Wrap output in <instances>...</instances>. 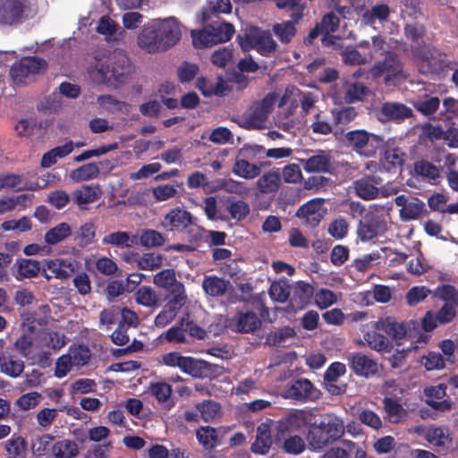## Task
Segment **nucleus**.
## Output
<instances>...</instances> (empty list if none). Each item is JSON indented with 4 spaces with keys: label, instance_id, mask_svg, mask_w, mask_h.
Here are the masks:
<instances>
[{
    "label": "nucleus",
    "instance_id": "obj_1",
    "mask_svg": "<svg viewBox=\"0 0 458 458\" xmlns=\"http://www.w3.org/2000/svg\"><path fill=\"white\" fill-rule=\"evenodd\" d=\"M93 59L88 73L94 83L118 87L126 81L131 72V60L123 51L112 54L106 50L97 51Z\"/></svg>",
    "mask_w": 458,
    "mask_h": 458
},
{
    "label": "nucleus",
    "instance_id": "obj_2",
    "mask_svg": "<svg viewBox=\"0 0 458 458\" xmlns=\"http://www.w3.org/2000/svg\"><path fill=\"white\" fill-rule=\"evenodd\" d=\"M344 435L343 420L335 415H326L319 422L314 420L309 428L307 439L315 450L322 449L340 440Z\"/></svg>",
    "mask_w": 458,
    "mask_h": 458
},
{
    "label": "nucleus",
    "instance_id": "obj_3",
    "mask_svg": "<svg viewBox=\"0 0 458 458\" xmlns=\"http://www.w3.org/2000/svg\"><path fill=\"white\" fill-rule=\"evenodd\" d=\"M166 232L187 233L189 242L198 244L203 238L205 229L197 225V218L182 207L171 208L160 223Z\"/></svg>",
    "mask_w": 458,
    "mask_h": 458
},
{
    "label": "nucleus",
    "instance_id": "obj_4",
    "mask_svg": "<svg viewBox=\"0 0 458 458\" xmlns=\"http://www.w3.org/2000/svg\"><path fill=\"white\" fill-rule=\"evenodd\" d=\"M159 363L178 368L182 372L196 378L211 377L216 366L203 360L191 356H183L179 352H170L161 356Z\"/></svg>",
    "mask_w": 458,
    "mask_h": 458
},
{
    "label": "nucleus",
    "instance_id": "obj_5",
    "mask_svg": "<svg viewBox=\"0 0 458 458\" xmlns=\"http://www.w3.org/2000/svg\"><path fill=\"white\" fill-rule=\"evenodd\" d=\"M237 41L243 51L255 49L259 55L266 57L271 56L277 47L270 31L258 27H251L244 34H238Z\"/></svg>",
    "mask_w": 458,
    "mask_h": 458
},
{
    "label": "nucleus",
    "instance_id": "obj_6",
    "mask_svg": "<svg viewBox=\"0 0 458 458\" xmlns=\"http://www.w3.org/2000/svg\"><path fill=\"white\" fill-rule=\"evenodd\" d=\"M47 68V63L38 56H25L14 62L10 76L15 84H26Z\"/></svg>",
    "mask_w": 458,
    "mask_h": 458
},
{
    "label": "nucleus",
    "instance_id": "obj_7",
    "mask_svg": "<svg viewBox=\"0 0 458 458\" xmlns=\"http://www.w3.org/2000/svg\"><path fill=\"white\" fill-rule=\"evenodd\" d=\"M226 327L239 334H253L262 327L259 315L248 307H237L235 314L226 321Z\"/></svg>",
    "mask_w": 458,
    "mask_h": 458
},
{
    "label": "nucleus",
    "instance_id": "obj_8",
    "mask_svg": "<svg viewBox=\"0 0 458 458\" xmlns=\"http://www.w3.org/2000/svg\"><path fill=\"white\" fill-rule=\"evenodd\" d=\"M344 137L347 147L368 157L375 155L377 145L382 141L379 136L369 133L366 130H352L344 132Z\"/></svg>",
    "mask_w": 458,
    "mask_h": 458
},
{
    "label": "nucleus",
    "instance_id": "obj_9",
    "mask_svg": "<svg viewBox=\"0 0 458 458\" xmlns=\"http://www.w3.org/2000/svg\"><path fill=\"white\" fill-rule=\"evenodd\" d=\"M348 365L358 377L371 378L379 376V365L371 356L353 352L347 356Z\"/></svg>",
    "mask_w": 458,
    "mask_h": 458
},
{
    "label": "nucleus",
    "instance_id": "obj_10",
    "mask_svg": "<svg viewBox=\"0 0 458 458\" xmlns=\"http://www.w3.org/2000/svg\"><path fill=\"white\" fill-rule=\"evenodd\" d=\"M322 199H313L301 205L296 211L295 216L301 219L304 226L314 229L324 219L326 209L323 208Z\"/></svg>",
    "mask_w": 458,
    "mask_h": 458
},
{
    "label": "nucleus",
    "instance_id": "obj_11",
    "mask_svg": "<svg viewBox=\"0 0 458 458\" xmlns=\"http://www.w3.org/2000/svg\"><path fill=\"white\" fill-rule=\"evenodd\" d=\"M403 71V64L399 55L392 51L386 53L383 60L377 62L370 68V74L374 79L385 75V81L388 82L398 76Z\"/></svg>",
    "mask_w": 458,
    "mask_h": 458
},
{
    "label": "nucleus",
    "instance_id": "obj_12",
    "mask_svg": "<svg viewBox=\"0 0 458 458\" xmlns=\"http://www.w3.org/2000/svg\"><path fill=\"white\" fill-rule=\"evenodd\" d=\"M284 396L301 403L315 402L320 398L321 392L310 379L299 378L285 389Z\"/></svg>",
    "mask_w": 458,
    "mask_h": 458
},
{
    "label": "nucleus",
    "instance_id": "obj_13",
    "mask_svg": "<svg viewBox=\"0 0 458 458\" xmlns=\"http://www.w3.org/2000/svg\"><path fill=\"white\" fill-rule=\"evenodd\" d=\"M382 183L383 179L379 175H365L353 182V188L359 198L364 200H372L378 197L379 192L382 197L390 195L386 191L379 189Z\"/></svg>",
    "mask_w": 458,
    "mask_h": 458
},
{
    "label": "nucleus",
    "instance_id": "obj_14",
    "mask_svg": "<svg viewBox=\"0 0 458 458\" xmlns=\"http://www.w3.org/2000/svg\"><path fill=\"white\" fill-rule=\"evenodd\" d=\"M275 92L267 94L261 100L254 102L248 111V122L253 127H259L268 117L276 102Z\"/></svg>",
    "mask_w": 458,
    "mask_h": 458
},
{
    "label": "nucleus",
    "instance_id": "obj_15",
    "mask_svg": "<svg viewBox=\"0 0 458 458\" xmlns=\"http://www.w3.org/2000/svg\"><path fill=\"white\" fill-rule=\"evenodd\" d=\"M158 28V21L153 19L144 25L138 36L139 47L149 54L163 51Z\"/></svg>",
    "mask_w": 458,
    "mask_h": 458
},
{
    "label": "nucleus",
    "instance_id": "obj_16",
    "mask_svg": "<svg viewBox=\"0 0 458 458\" xmlns=\"http://www.w3.org/2000/svg\"><path fill=\"white\" fill-rule=\"evenodd\" d=\"M158 21V30L163 51H166L176 45L182 37L179 21L174 17L157 19Z\"/></svg>",
    "mask_w": 458,
    "mask_h": 458
},
{
    "label": "nucleus",
    "instance_id": "obj_17",
    "mask_svg": "<svg viewBox=\"0 0 458 458\" xmlns=\"http://www.w3.org/2000/svg\"><path fill=\"white\" fill-rule=\"evenodd\" d=\"M457 64L442 57L441 55H433L424 58L420 65V72L426 75H436L445 77L450 70H453Z\"/></svg>",
    "mask_w": 458,
    "mask_h": 458
},
{
    "label": "nucleus",
    "instance_id": "obj_18",
    "mask_svg": "<svg viewBox=\"0 0 458 458\" xmlns=\"http://www.w3.org/2000/svg\"><path fill=\"white\" fill-rule=\"evenodd\" d=\"M330 114L335 126V138L338 140L344 136L346 128L357 118L359 113L354 106H346L331 108Z\"/></svg>",
    "mask_w": 458,
    "mask_h": 458
},
{
    "label": "nucleus",
    "instance_id": "obj_19",
    "mask_svg": "<svg viewBox=\"0 0 458 458\" xmlns=\"http://www.w3.org/2000/svg\"><path fill=\"white\" fill-rule=\"evenodd\" d=\"M25 8V0H1L0 23L12 25L21 21Z\"/></svg>",
    "mask_w": 458,
    "mask_h": 458
},
{
    "label": "nucleus",
    "instance_id": "obj_20",
    "mask_svg": "<svg viewBox=\"0 0 458 458\" xmlns=\"http://www.w3.org/2000/svg\"><path fill=\"white\" fill-rule=\"evenodd\" d=\"M386 227V223L379 217L365 216L358 225L357 234L362 242L370 241L384 232Z\"/></svg>",
    "mask_w": 458,
    "mask_h": 458
},
{
    "label": "nucleus",
    "instance_id": "obj_21",
    "mask_svg": "<svg viewBox=\"0 0 458 458\" xmlns=\"http://www.w3.org/2000/svg\"><path fill=\"white\" fill-rule=\"evenodd\" d=\"M313 296V286L309 283L299 281L293 288L290 304L293 309L301 310L310 303Z\"/></svg>",
    "mask_w": 458,
    "mask_h": 458
},
{
    "label": "nucleus",
    "instance_id": "obj_22",
    "mask_svg": "<svg viewBox=\"0 0 458 458\" xmlns=\"http://www.w3.org/2000/svg\"><path fill=\"white\" fill-rule=\"evenodd\" d=\"M445 390L446 386L444 384L426 387L424 394L427 404L437 411H448L451 408V403L445 399L446 395Z\"/></svg>",
    "mask_w": 458,
    "mask_h": 458
},
{
    "label": "nucleus",
    "instance_id": "obj_23",
    "mask_svg": "<svg viewBox=\"0 0 458 458\" xmlns=\"http://www.w3.org/2000/svg\"><path fill=\"white\" fill-rule=\"evenodd\" d=\"M197 89L205 97H211L213 95L223 97L231 91L226 81L222 76L217 77L216 82L208 81L204 77H199L196 81Z\"/></svg>",
    "mask_w": 458,
    "mask_h": 458
},
{
    "label": "nucleus",
    "instance_id": "obj_24",
    "mask_svg": "<svg viewBox=\"0 0 458 458\" xmlns=\"http://www.w3.org/2000/svg\"><path fill=\"white\" fill-rule=\"evenodd\" d=\"M46 267L51 272L48 274L45 267L42 269V276L50 280L51 278L66 279L73 272V266L64 259H50L46 261Z\"/></svg>",
    "mask_w": 458,
    "mask_h": 458
},
{
    "label": "nucleus",
    "instance_id": "obj_25",
    "mask_svg": "<svg viewBox=\"0 0 458 458\" xmlns=\"http://www.w3.org/2000/svg\"><path fill=\"white\" fill-rule=\"evenodd\" d=\"M13 274L17 279L34 278L41 271L39 261L32 259H17L13 267Z\"/></svg>",
    "mask_w": 458,
    "mask_h": 458
},
{
    "label": "nucleus",
    "instance_id": "obj_26",
    "mask_svg": "<svg viewBox=\"0 0 458 458\" xmlns=\"http://www.w3.org/2000/svg\"><path fill=\"white\" fill-rule=\"evenodd\" d=\"M381 114L386 119L403 122L412 116V110L404 104L397 102H386L380 109Z\"/></svg>",
    "mask_w": 458,
    "mask_h": 458
},
{
    "label": "nucleus",
    "instance_id": "obj_27",
    "mask_svg": "<svg viewBox=\"0 0 458 458\" xmlns=\"http://www.w3.org/2000/svg\"><path fill=\"white\" fill-rule=\"evenodd\" d=\"M315 415L310 411L296 410L285 416L282 424L286 428L290 429H300L303 427H309L313 425Z\"/></svg>",
    "mask_w": 458,
    "mask_h": 458
},
{
    "label": "nucleus",
    "instance_id": "obj_28",
    "mask_svg": "<svg viewBox=\"0 0 458 458\" xmlns=\"http://www.w3.org/2000/svg\"><path fill=\"white\" fill-rule=\"evenodd\" d=\"M271 445L270 427L267 423H261L257 428L256 437L250 446V450L254 454L264 455L269 452Z\"/></svg>",
    "mask_w": 458,
    "mask_h": 458
},
{
    "label": "nucleus",
    "instance_id": "obj_29",
    "mask_svg": "<svg viewBox=\"0 0 458 458\" xmlns=\"http://www.w3.org/2000/svg\"><path fill=\"white\" fill-rule=\"evenodd\" d=\"M377 329L384 331L388 336L396 341L398 344L408 335L406 325L403 322H396L390 317L379 320L377 323Z\"/></svg>",
    "mask_w": 458,
    "mask_h": 458
},
{
    "label": "nucleus",
    "instance_id": "obj_30",
    "mask_svg": "<svg viewBox=\"0 0 458 458\" xmlns=\"http://www.w3.org/2000/svg\"><path fill=\"white\" fill-rule=\"evenodd\" d=\"M229 285V281L216 276H206L202 282V288L204 292L211 297H219L224 295Z\"/></svg>",
    "mask_w": 458,
    "mask_h": 458
},
{
    "label": "nucleus",
    "instance_id": "obj_31",
    "mask_svg": "<svg viewBox=\"0 0 458 458\" xmlns=\"http://www.w3.org/2000/svg\"><path fill=\"white\" fill-rule=\"evenodd\" d=\"M382 402L386 417L391 423H399L407 416V411L399 400L392 397H385Z\"/></svg>",
    "mask_w": 458,
    "mask_h": 458
},
{
    "label": "nucleus",
    "instance_id": "obj_32",
    "mask_svg": "<svg viewBox=\"0 0 458 458\" xmlns=\"http://www.w3.org/2000/svg\"><path fill=\"white\" fill-rule=\"evenodd\" d=\"M0 369L1 372L16 377L24 370V362L15 355L2 354L0 355Z\"/></svg>",
    "mask_w": 458,
    "mask_h": 458
},
{
    "label": "nucleus",
    "instance_id": "obj_33",
    "mask_svg": "<svg viewBox=\"0 0 458 458\" xmlns=\"http://www.w3.org/2000/svg\"><path fill=\"white\" fill-rule=\"evenodd\" d=\"M296 335L293 327L286 326L270 331L265 341V344L268 346L281 347L284 346L288 339Z\"/></svg>",
    "mask_w": 458,
    "mask_h": 458
},
{
    "label": "nucleus",
    "instance_id": "obj_34",
    "mask_svg": "<svg viewBox=\"0 0 458 458\" xmlns=\"http://www.w3.org/2000/svg\"><path fill=\"white\" fill-rule=\"evenodd\" d=\"M303 168L307 173H329L331 169L330 157L323 152L312 156L303 161Z\"/></svg>",
    "mask_w": 458,
    "mask_h": 458
},
{
    "label": "nucleus",
    "instance_id": "obj_35",
    "mask_svg": "<svg viewBox=\"0 0 458 458\" xmlns=\"http://www.w3.org/2000/svg\"><path fill=\"white\" fill-rule=\"evenodd\" d=\"M72 235V228L66 222H62L47 230L44 241L47 245H55Z\"/></svg>",
    "mask_w": 458,
    "mask_h": 458
},
{
    "label": "nucleus",
    "instance_id": "obj_36",
    "mask_svg": "<svg viewBox=\"0 0 458 458\" xmlns=\"http://www.w3.org/2000/svg\"><path fill=\"white\" fill-rule=\"evenodd\" d=\"M212 37H214L213 44H219L229 41L234 34V27L233 24L222 21L208 24Z\"/></svg>",
    "mask_w": 458,
    "mask_h": 458
},
{
    "label": "nucleus",
    "instance_id": "obj_37",
    "mask_svg": "<svg viewBox=\"0 0 458 458\" xmlns=\"http://www.w3.org/2000/svg\"><path fill=\"white\" fill-rule=\"evenodd\" d=\"M21 325L30 335H36L38 327L44 328L47 325V319L38 311H24L21 314Z\"/></svg>",
    "mask_w": 458,
    "mask_h": 458
},
{
    "label": "nucleus",
    "instance_id": "obj_38",
    "mask_svg": "<svg viewBox=\"0 0 458 458\" xmlns=\"http://www.w3.org/2000/svg\"><path fill=\"white\" fill-rule=\"evenodd\" d=\"M310 129L313 133L319 135H329L332 133L335 136V132L334 121L331 123L330 118L323 112H318L313 116Z\"/></svg>",
    "mask_w": 458,
    "mask_h": 458
},
{
    "label": "nucleus",
    "instance_id": "obj_39",
    "mask_svg": "<svg viewBox=\"0 0 458 458\" xmlns=\"http://www.w3.org/2000/svg\"><path fill=\"white\" fill-rule=\"evenodd\" d=\"M340 19L333 13H326L319 23L322 30L325 31V35L322 38V42L325 46H330L334 44L332 37L329 35L331 32H335L339 28Z\"/></svg>",
    "mask_w": 458,
    "mask_h": 458
},
{
    "label": "nucleus",
    "instance_id": "obj_40",
    "mask_svg": "<svg viewBox=\"0 0 458 458\" xmlns=\"http://www.w3.org/2000/svg\"><path fill=\"white\" fill-rule=\"evenodd\" d=\"M199 443L207 450H212L218 445L216 429L210 426H202L196 430Z\"/></svg>",
    "mask_w": 458,
    "mask_h": 458
},
{
    "label": "nucleus",
    "instance_id": "obj_41",
    "mask_svg": "<svg viewBox=\"0 0 458 458\" xmlns=\"http://www.w3.org/2000/svg\"><path fill=\"white\" fill-rule=\"evenodd\" d=\"M91 355L90 349L84 344H72L69 347L68 356L71 357L73 366H85L89 363Z\"/></svg>",
    "mask_w": 458,
    "mask_h": 458
},
{
    "label": "nucleus",
    "instance_id": "obj_42",
    "mask_svg": "<svg viewBox=\"0 0 458 458\" xmlns=\"http://www.w3.org/2000/svg\"><path fill=\"white\" fill-rule=\"evenodd\" d=\"M425 211V204L418 198H413L403 208L399 211L402 221L407 222L418 219Z\"/></svg>",
    "mask_w": 458,
    "mask_h": 458
},
{
    "label": "nucleus",
    "instance_id": "obj_43",
    "mask_svg": "<svg viewBox=\"0 0 458 458\" xmlns=\"http://www.w3.org/2000/svg\"><path fill=\"white\" fill-rule=\"evenodd\" d=\"M233 173L244 179H253L260 174V167L242 157L236 159L233 166Z\"/></svg>",
    "mask_w": 458,
    "mask_h": 458
},
{
    "label": "nucleus",
    "instance_id": "obj_44",
    "mask_svg": "<svg viewBox=\"0 0 458 458\" xmlns=\"http://www.w3.org/2000/svg\"><path fill=\"white\" fill-rule=\"evenodd\" d=\"M134 298L138 304L144 307L157 308L158 306V296L150 286H140L134 293Z\"/></svg>",
    "mask_w": 458,
    "mask_h": 458
},
{
    "label": "nucleus",
    "instance_id": "obj_45",
    "mask_svg": "<svg viewBox=\"0 0 458 458\" xmlns=\"http://www.w3.org/2000/svg\"><path fill=\"white\" fill-rule=\"evenodd\" d=\"M364 340L370 349L378 352H390L393 348L390 341L384 335L376 331L367 332L364 335Z\"/></svg>",
    "mask_w": 458,
    "mask_h": 458
},
{
    "label": "nucleus",
    "instance_id": "obj_46",
    "mask_svg": "<svg viewBox=\"0 0 458 458\" xmlns=\"http://www.w3.org/2000/svg\"><path fill=\"white\" fill-rule=\"evenodd\" d=\"M186 299L187 296L184 293L183 284L182 283L176 284L175 288L172 289V297L167 301L164 308L177 315L185 304Z\"/></svg>",
    "mask_w": 458,
    "mask_h": 458
},
{
    "label": "nucleus",
    "instance_id": "obj_47",
    "mask_svg": "<svg viewBox=\"0 0 458 458\" xmlns=\"http://www.w3.org/2000/svg\"><path fill=\"white\" fill-rule=\"evenodd\" d=\"M55 458H72L78 454V445L72 440H60L55 443L51 448Z\"/></svg>",
    "mask_w": 458,
    "mask_h": 458
},
{
    "label": "nucleus",
    "instance_id": "obj_48",
    "mask_svg": "<svg viewBox=\"0 0 458 458\" xmlns=\"http://www.w3.org/2000/svg\"><path fill=\"white\" fill-rule=\"evenodd\" d=\"M298 22L293 18H291V21L276 23L273 26V31L282 43L288 44L296 34L295 24Z\"/></svg>",
    "mask_w": 458,
    "mask_h": 458
},
{
    "label": "nucleus",
    "instance_id": "obj_49",
    "mask_svg": "<svg viewBox=\"0 0 458 458\" xmlns=\"http://www.w3.org/2000/svg\"><path fill=\"white\" fill-rule=\"evenodd\" d=\"M74 202L81 209H86L85 205L93 203L97 199V188L91 185H83L72 193Z\"/></svg>",
    "mask_w": 458,
    "mask_h": 458
},
{
    "label": "nucleus",
    "instance_id": "obj_50",
    "mask_svg": "<svg viewBox=\"0 0 458 458\" xmlns=\"http://www.w3.org/2000/svg\"><path fill=\"white\" fill-rule=\"evenodd\" d=\"M390 13V8L387 4H376L363 13L362 21L367 25H372L376 20L386 21L389 18Z\"/></svg>",
    "mask_w": 458,
    "mask_h": 458
},
{
    "label": "nucleus",
    "instance_id": "obj_51",
    "mask_svg": "<svg viewBox=\"0 0 458 458\" xmlns=\"http://www.w3.org/2000/svg\"><path fill=\"white\" fill-rule=\"evenodd\" d=\"M99 174V168L96 163H88L72 170L70 177L76 182L89 181L95 179Z\"/></svg>",
    "mask_w": 458,
    "mask_h": 458
},
{
    "label": "nucleus",
    "instance_id": "obj_52",
    "mask_svg": "<svg viewBox=\"0 0 458 458\" xmlns=\"http://www.w3.org/2000/svg\"><path fill=\"white\" fill-rule=\"evenodd\" d=\"M196 410L205 422H210L219 416L221 405L216 401L206 400L197 403Z\"/></svg>",
    "mask_w": 458,
    "mask_h": 458
},
{
    "label": "nucleus",
    "instance_id": "obj_53",
    "mask_svg": "<svg viewBox=\"0 0 458 458\" xmlns=\"http://www.w3.org/2000/svg\"><path fill=\"white\" fill-rule=\"evenodd\" d=\"M425 437L430 444L439 447H445L452 442L448 430L441 427L429 428Z\"/></svg>",
    "mask_w": 458,
    "mask_h": 458
},
{
    "label": "nucleus",
    "instance_id": "obj_54",
    "mask_svg": "<svg viewBox=\"0 0 458 458\" xmlns=\"http://www.w3.org/2000/svg\"><path fill=\"white\" fill-rule=\"evenodd\" d=\"M432 297L445 301V304L458 306V290L452 284L437 286L433 291Z\"/></svg>",
    "mask_w": 458,
    "mask_h": 458
},
{
    "label": "nucleus",
    "instance_id": "obj_55",
    "mask_svg": "<svg viewBox=\"0 0 458 458\" xmlns=\"http://www.w3.org/2000/svg\"><path fill=\"white\" fill-rule=\"evenodd\" d=\"M280 177L277 173L268 172L257 181V187L261 193H272L278 190Z\"/></svg>",
    "mask_w": 458,
    "mask_h": 458
},
{
    "label": "nucleus",
    "instance_id": "obj_56",
    "mask_svg": "<svg viewBox=\"0 0 458 458\" xmlns=\"http://www.w3.org/2000/svg\"><path fill=\"white\" fill-rule=\"evenodd\" d=\"M368 94V88L360 82L350 84L344 95V100L350 105L358 101H363Z\"/></svg>",
    "mask_w": 458,
    "mask_h": 458
},
{
    "label": "nucleus",
    "instance_id": "obj_57",
    "mask_svg": "<svg viewBox=\"0 0 458 458\" xmlns=\"http://www.w3.org/2000/svg\"><path fill=\"white\" fill-rule=\"evenodd\" d=\"M414 171L417 175L432 181H436L440 177L439 168L434 164L426 160L417 161L414 164Z\"/></svg>",
    "mask_w": 458,
    "mask_h": 458
},
{
    "label": "nucleus",
    "instance_id": "obj_58",
    "mask_svg": "<svg viewBox=\"0 0 458 458\" xmlns=\"http://www.w3.org/2000/svg\"><path fill=\"white\" fill-rule=\"evenodd\" d=\"M380 163L386 171H395L403 164V155L398 149L386 150Z\"/></svg>",
    "mask_w": 458,
    "mask_h": 458
},
{
    "label": "nucleus",
    "instance_id": "obj_59",
    "mask_svg": "<svg viewBox=\"0 0 458 458\" xmlns=\"http://www.w3.org/2000/svg\"><path fill=\"white\" fill-rule=\"evenodd\" d=\"M272 300L284 303L291 297L290 286L284 281L274 282L268 291Z\"/></svg>",
    "mask_w": 458,
    "mask_h": 458
},
{
    "label": "nucleus",
    "instance_id": "obj_60",
    "mask_svg": "<svg viewBox=\"0 0 458 458\" xmlns=\"http://www.w3.org/2000/svg\"><path fill=\"white\" fill-rule=\"evenodd\" d=\"M96 235V228L92 223H86L80 227V230L75 237L77 245L81 248H85L93 243Z\"/></svg>",
    "mask_w": 458,
    "mask_h": 458
},
{
    "label": "nucleus",
    "instance_id": "obj_61",
    "mask_svg": "<svg viewBox=\"0 0 458 458\" xmlns=\"http://www.w3.org/2000/svg\"><path fill=\"white\" fill-rule=\"evenodd\" d=\"M183 326V319L181 320L180 326H174L163 333L159 338L164 339L171 344H184L186 343V334Z\"/></svg>",
    "mask_w": 458,
    "mask_h": 458
},
{
    "label": "nucleus",
    "instance_id": "obj_62",
    "mask_svg": "<svg viewBox=\"0 0 458 458\" xmlns=\"http://www.w3.org/2000/svg\"><path fill=\"white\" fill-rule=\"evenodd\" d=\"M141 245L151 248L160 247L165 242V238L161 233L153 229L143 230L140 236Z\"/></svg>",
    "mask_w": 458,
    "mask_h": 458
},
{
    "label": "nucleus",
    "instance_id": "obj_63",
    "mask_svg": "<svg viewBox=\"0 0 458 458\" xmlns=\"http://www.w3.org/2000/svg\"><path fill=\"white\" fill-rule=\"evenodd\" d=\"M447 360L440 352H429L422 357V364L427 370H439L445 367Z\"/></svg>",
    "mask_w": 458,
    "mask_h": 458
},
{
    "label": "nucleus",
    "instance_id": "obj_64",
    "mask_svg": "<svg viewBox=\"0 0 458 458\" xmlns=\"http://www.w3.org/2000/svg\"><path fill=\"white\" fill-rule=\"evenodd\" d=\"M349 224L344 217L339 216L333 220L329 225L327 232L335 240L344 238L348 233Z\"/></svg>",
    "mask_w": 458,
    "mask_h": 458
}]
</instances>
